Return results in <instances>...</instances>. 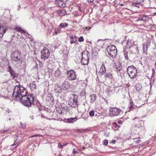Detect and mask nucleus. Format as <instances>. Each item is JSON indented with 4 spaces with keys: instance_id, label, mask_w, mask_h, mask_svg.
Wrapping results in <instances>:
<instances>
[{
    "instance_id": "32",
    "label": "nucleus",
    "mask_w": 156,
    "mask_h": 156,
    "mask_svg": "<svg viewBox=\"0 0 156 156\" xmlns=\"http://www.w3.org/2000/svg\"><path fill=\"white\" fill-rule=\"evenodd\" d=\"M61 75V71L58 69H57L55 73V76L56 77H58L60 76Z\"/></svg>"
},
{
    "instance_id": "51",
    "label": "nucleus",
    "mask_w": 156,
    "mask_h": 156,
    "mask_svg": "<svg viewBox=\"0 0 156 156\" xmlns=\"http://www.w3.org/2000/svg\"><path fill=\"white\" fill-rule=\"evenodd\" d=\"M5 111L8 113H9L11 112V111L8 109H7Z\"/></svg>"
},
{
    "instance_id": "33",
    "label": "nucleus",
    "mask_w": 156,
    "mask_h": 156,
    "mask_svg": "<svg viewBox=\"0 0 156 156\" xmlns=\"http://www.w3.org/2000/svg\"><path fill=\"white\" fill-rule=\"evenodd\" d=\"M30 87L31 90H34L36 89V85L34 84L33 83H30Z\"/></svg>"
},
{
    "instance_id": "56",
    "label": "nucleus",
    "mask_w": 156,
    "mask_h": 156,
    "mask_svg": "<svg viewBox=\"0 0 156 156\" xmlns=\"http://www.w3.org/2000/svg\"><path fill=\"white\" fill-rule=\"evenodd\" d=\"M118 123L119 124H122V122L119 120L118 121Z\"/></svg>"
},
{
    "instance_id": "59",
    "label": "nucleus",
    "mask_w": 156,
    "mask_h": 156,
    "mask_svg": "<svg viewBox=\"0 0 156 156\" xmlns=\"http://www.w3.org/2000/svg\"><path fill=\"white\" fill-rule=\"evenodd\" d=\"M85 130H77V131L79 132V133H80V132H81L83 130V131H85Z\"/></svg>"
},
{
    "instance_id": "5",
    "label": "nucleus",
    "mask_w": 156,
    "mask_h": 156,
    "mask_svg": "<svg viewBox=\"0 0 156 156\" xmlns=\"http://www.w3.org/2000/svg\"><path fill=\"white\" fill-rule=\"evenodd\" d=\"M128 74L131 79H134L136 76L137 71L136 68L133 66H130L127 68Z\"/></svg>"
},
{
    "instance_id": "3",
    "label": "nucleus",
    "mask_w": 156,
    "mask_h": 156,
    "mask_svg": "<svg viewBox=\"0 0 156 156\" xmlns=\"http://www.w3.org/2000/svg\"><path fill=\"white\" fill-rule=\"evenodd\" d=\"M81 63L82 65H87L89 60L90 53L86 50H85L82 53Z\"/></svg>"
},
{
    "instance_id": "50",
    "label": "nucleus",
    "mask_w": 156,
    "mask_h": 156,
    "mask_svg": "<svg viewBox=\"0 0 156 156\" xmlns=\"http://www.w3.org/2000/svg\"><path fill=\"white\" fill-rule=\"evenodd\" d=\"M7 131H8V130H7V129H5V130L3 129V130H1V132L2 133H5V132Z\"/></svg>"
},
{
    "instance_id": "9",
    "label": "nucleus",
    "mask_w": 156,
    "mask_h": 156,
    "mask_svg": "<svg viewBox=\"0 0 156 156\" xmlns=\"http://www.w3.org/2000/svg\"><path fill=\"white\" fill-rule=\"evenodd\" d=\"M7 71L9 73L10 76L12 79L13 80L17 79L18 77V74L16 73L15 70L9 65L8 66Z\"/></svg>"
},
{
    "instance_id": "24",
    "label": "nucleus",
    "mask_w": 156,
    "mask_h": 156,
    "mask_svg": "<svg viewBox=\"0 0 156 156\" xmlns=\"http://www.w3.org/2000/svg\"><path fill=\"white\" fill-rule=\"evenodd\" d=\"M150 19V16L147 15H144L142 17H141V20L144 22L148 21Z\"/></svg>"
},
{
    "instance_id": "64",
    "label": "nucleus",
    "mask_w": 156,
    "mask_h": 156,
    "mask_svg": "<svg viewBox=\"0 0 156 156\" xmlns=\"http://www.w3.org/2000/svg\"><path fill=\"white\" fill-rule=\"evenodd\" d=\"M58 156H62L60 154H59Z\"/></svg>"
},
{
    "instance_id": "46",
    "label": "nucleus",
    "mask_w": 156,
    "mask_h": 156,
    "mask_svg": "<svg viewBox=\"0 0 156 156\" xmlns=\"http://www.w3.org/2000/svg\"><path fill=\"white\" fill-rule=\"evenodd\" d=\"M152 70V72H153V73L152 74V76H154L155 75V70L154 69H153Z\"/></svg>"
},
{
    "instance_id": "57",
    "label": "nucleus",
    "mask_w": 156,
    "mask_h": 156,
    "mask_svg": "<svg viewBox=\"0 0 156 156\" xmlns=\"http://www.w3.org/2000/svg\"><path fill=\"white\" fill-rule=\"evenodd\" d=\"M35 136H37L36 134L34 135H33V136H30V138H32V137H35Z\"/></svg>"
},
{
    "instance_id": "34",
    "label": "nucleus",
    "mask_w": 156,
    "mask_h": 156,
    "mask_svg": "<svg viewBox=\"0 0 156 156\" xmlns=\"http://www.w3.org/2000/svg\"><path fill=\"white\" fill-rule=\"evenodd\" d=\"M56 110L57 112L59 114H62L63 110V108H60L59 107L58 108H56Z\"/></svg>"
},
{
    "instance_id": "23",
    "label": "nucleus",
    "mask_w": 156,
    "mask_h": 156,
    "mask_svg": "<svg viewBox=\"0 0 156 156\" xmlns=\"http://www.w3.org/2000/svg\"><path fill=\"white\" fill-rule=\"evenodd\" d=\"M112 128L115 131H117L120 127V126L118 125L116 122H113L112 123Z\"/></svg>"
},
{
    "instance_id": "12",
    "label": "nucleus",
    "mask_w": 156,
    "mask_h": 156,
    "mask_svg": "<svg viewBox=\"0 0 156 156\" xmlns=\"http://www.w3.org/2000/svg\"><path fill=\"white\" fill-rule=\"evenodd\" d=\"M142 129L143 126L141 125L135 124L134 126L132 128V131L135 134L137 133H138L139 131H140Z\"/></svg>"
},
{
    "instance_id": "19",
    "label": "nucleus",
    "mask_w": 156,
    "mask_h": 156,
    "mask_svg": "<svg viewBox=\"0 0 156 156\" xmlns=\"http://www.w3.org/2000/svg\"><path fill=\"white\" fill-rule=\"evenodd\" d=\"M62 86H60L58 84L55 85L54 90L55 92L60 94L62 92Z\"/></svg>"
},
{
    "instance_id": "60",
    "label": "nucleus",
    "mask_w": 156,
    "mask_h": 156,
    "mask_svg": "<svg viewBox=\"0 0 156 156\" xmlns=\"http://www.w3.org/2000/svg\"><path fill=\"white\" fill-rule=\"evenodd\" d=\"M36 135H37V136H41L40 134H36Z\"/></svg>"
},
{
    "instance_id": "52",
    "label": "nucleus",
    "mask_w": 156,
    "mask_h": 156,
    "mask_svg": "<svg viewBox=\"0 0 156 156\" xmlns=\"http://www.w3.org/2000/svg\"><path fill=\"white\" fill-rule=\"evenodd\" d=\"M115 142H116V141H115V140H112V141H111V143H112V144H115Z\"/></svg>"
},
{
    "instance_id": "38",
    "label": "nucleus",
    "mask_w": 156,
    "mask_h": 156,
    "mask_svg": "<svg viewBox=\"0 0 156 156\" xmlns=\"http://www.w3.org/2000/svg\"><path fill=\"white\" fill-rule=\"evenodd\" d=\"M60 28H56L55 30V33L56 34L60 32L61 30Z\"/></svg>"
},
{
    "instance_id": "41",
    "label": "nucleus",
    "mask_w": 156,
    "mask_h": 156,
    "mask_svg": "<svg viewBox=\"0 0 156 156\" xmlns=\"http://www.w3.org/2000/svg\"><path fill=\"white\" fill-rule=\"evenodd\" d=\"M36 105H37V107L38 108L40 107V105H41L40 103L39 102V101H37L36 102Z\"/></svg>"
},
{
    "instance_id": "61",
    "label": "nucleus",
    "mask_w": 156,
    "mask_h": 156,
    "mask_svg": "<svg viewBox=\"0 0 156 156\" xmlns=\"http://www.w3.org/2000/svg\"><path fill=\"white\" fill-rule=\"evenodd\" d=\"M76 153H77V152H76V151H73V154H74V153H75V154H76Z\"/></svg>"
},
{
    "instance_id": "44",
    "label": "nucleus",
    "mask_w": 156,
    "mask_h": 156,
    "mask_svg": "<svg viewBox=\"0 0 156 156\" xmlns=\"http://www.w3.org/2000/svg\"><path fill=\"white\" fill-rule=\"evenodd\" d=\"M135 143L136 144H138L140 142H141V141L140 140V139H137V140H135Z\"/></svg>"
},
{
    "instance_id": "37",
    "label": "nucleus",
    "mask_w": 156,
    "mask_h": 156,
    "mask_svg": "<svg viewBox=\"0 0 156 156\" xmlns=\"http://www.w3.org/2000/svg\"><path fill=\"white\" fill-rule=\"evenodd\" d=\"M89 114L90 116L91 117L93 116L94 114V111L93 110L89 112Z\"/></svg>"
},
{
    "instance_id": "31",
    "label": "nucleus",
    "mask_w": 156,
    "mask_h": 156,
    "mask_svg": "<svg viewBox=\"0 0 156 156\" xmlns=\"http://www.w3.org/2000/svg\"><path fill=\"white\" fill-rule=\"evenodd\" d=\"M90 98H91L90 102L91 103H93L94 101L96 100V97L94 94H93L90 95Z\"/></svg>"
},
{
    "instance_id": "20",
    "label": "nucleus",
    "mask_w": 156,
    "mask_h": 156,
    "mask_svg": "<svg viewBox=\"0 0 156 156\" xmlns=\"http://www.w3.org/2000/svg\"><path fill=\"white\" fill-rule=\"evenodd\" d=\"M143 4L142 5L145 8H147L150 6V0H144Z\"/></svg>"
},
{
    "instance_id": "8",
    "label": "nucleus",
    "mask_w": 156,
    "mask_h": 156,
    "mask_svg": "<svg viewBox=\"0 0 156 156\" xmlns=\"http://www.w3.org/2000/svg\"><path fill=\"white\" fill-rule=\"evenodd\" d=\"M67 77L69 80H76L77 75L76 72L73 70H69L67 72Z\"/></svg>"
},
{
    "instance_id": "16",
    "label": "nucleus",
    "mask_w": 156,
    "mask_h": 156,
    "mask_svg": "<svg viewBox=\"0 0 156 156\" xmlns=\"http://www.w3.org/2000/svg\"><path fill=\"white\" fill-rule=\"evenodd\" d=\"M77 37L75 35L71 34L70 35V43L71 44L76 43L77 41Z\"/></svg>"
},
{
    "instance_id": "28",
    "label": "nucleus",
    "mask_w": 156,
    "mask_h": 156,
    "mask_svg": "<svg viewBox=\"0 0 156 156\" xmlns=\"http://www.w3.org/2000/svg\"><path fill=\"white\" fill-rule=\"evenodd\" d=\"M143 53L147 54V44H143Z\"/></svg>"
},
{
    "instance_id": "1",
    "label": "nucleus",
    "mask_w": 156,
    "mask_h": 156,
    "mask_svg": "<svg viewBox=\"0 0 156 156\" xmlns=\"http://www.w3.org/2000/svg\"><path fill=\"white\" fill-rule=\"evenodd\" d=\"M27 93H28L27 90L19 84L15 87L12 94V96L16 100L20 101L22 97Z\"/></svg>"
},
{
    "instance_id": "47",
    "label": "nucleus",
    "mask_w": 156,
    "mask_h": 156,
    "mask_svg": "<svg viewBox=\"0 0 156 156\" xmlns=\"http://www.w3.org/2000/svg\"><path fill=\"white\" fill-rule=\"evenodd\" d=\"M125 5H126L125 2H124L123 3L120 4L119 5H120V6H123Z\"/></svg>"
},
{
    "instance_id": "25",
    "label": "nucleus",
    "mask_w": 156,
    "mask_h": 156,
    "mask_svg": "<svg viewBox=\"0 0 156 156\" xmlns=\"http://www.w3.org/2000/svg\"><path fill=\"white\" fill-rule=\"evenodd\" d=\"M105 78L106 79H111L112 78V73H107L105 76Z\"/></svg>"
},
{
    "instance_id": "62",
    "label": "nucleus",
    "mask_w": 156,
    "mask_h": 156,
    "mask_svg": "<svg viewBox=\"0 0 156 156\" xmlns=\"http://www.w3.org/2000/svg\"><path fill=\"white\" fill-rule=\"evenodd\" d=\"M136 50H137V51H138V47H137H137H136Z\"/></svg>"
},
{
    "instance_id": "11",
    "label": "nucleus",
    "mask_w": 156,
    "mask_h": 156,
    "mask_svg": "<svg viewBox=\"0 0 156 156\" xmlns=\"http://www.w3.org/2000/svg\"><path fill=\"white\" fill-rule=\"evenodd\" d=\"M122 111L119 108H112L109 109V115L111 116H117L119 115Z\"/></svg>"
},
{
    "instance_id": "43",
    "label": "nucleus",
    "mask_w": 156,
    "mask_h": 156,
    "mask_svg": "<svg viewBox=\"0 0 156 156\" xmlns=\"http://www.w3.org/2000/svg\"><path fill=\"white\" fill-rule=\"evenodd\" d=\"M109 133H107V132H105L104 134V135L106 137H108L109 136Z\"/></svg>"
},
{
    "instance_id": "6",
    "label": "nucleus",
    "mask_w": 156,
    "mask_h": 156,
    "mask_svg": "<svg viewBox=\"0 0 156 156\" xmlns=\"http://www.w3.org/2000/svg\"><path fill=\"white\" fill-rule=\"evenodd\" d=\"M12 59L16 62H18V63L21 64L22 63L21 60V52L19 50L15 51L12 53Z\"/></svg>"
},
{
    "instance_id": "2",
    "label": "nucleus",
    "mask_w": 156,
    "mask_h": 156,
    "mask_svg": "<svg viewBox=\"0 0 156 156\" xmlns=\"http://www.w3.org/2000/svg\"><path fill=\"white\" fill-rule=\"evenodd\" d=\"M28 93L23 95L20 100V102L24 106L28 108L32 105H35V104L34 97L32 94H30L27 95Z\"/></svg>"
},
{
    "instance_id": "63",
    "label": "nucleus",
    "mask_w": 156,
    "mask_h": 156,
    "mask_svg": "<svg viewBox=\"0 0 156 156\" xmlns=\"http://www.w3.org/2000/svg\"><path fill=\"white\" fill-rule=\"evenodd\" d=\"M154 15H156V12L154 13Z\"/></svg>"
},
{
    "instance_id": "49",
    "label": "nucleus",
    "mask_w": 156,
    "mask_h": 156,
    "mask_svg": "<svg viewBox=\"0 0 156 156\" xmlns=\"http://www.w3.org/2000/svg\"><path fill=\"white\" fill-rule=\"evenodd\" d=\"M20 123L21 125V126L23 128H25L26 127V125L25 124H23L22 125V124L21 122H20Z\"/></svg>"
},
{
    "instance_id": "21",
    "label": "nucleus",
    "mask_w": 156,
    "mask_h": 156,
    "mask_svg": "<svg viewBox=\"0 0 156 156\" xmlns=\"http://www.w3.org/2000/svg\"><path fill=\"white\" fill-rule=\"evenodd\" d=\"M56 4H58V5L61 7H64L66 6V4L64 3L62 0L57 1L55 2Z\"/></svg>"
},
{
    "instance_id": "58",
    "label": "nucleus",
    "mask_w": 156,
    "mask_h": 156,
    "mask_svg": "<svg viewBox=\"0 0 156 156\" xmlns=\"http://www.w3.org/2000/svg\"><path fill=\"white\" fill-rule=\"evenodd\" d=\"M150 89H151L152 86L153 84L151 82L150 83Z\"/></svg>"
},
{
    "instance_id": "18",
    "label": "nucleus",
    "mask_w": 156,
    "mask_h": 156,
    "mask_svg": "<svg viewBox=\"0 0 156 156\" xmlns=\"http://www.w3.org/2000/svg\"><path fill=\"white\" fill-rule=\"evenodd\" d=\"M129 109L131 110H133L137 107L136 105H135V104L133 103L131 98L129 100Z\"/></svg>"
},
{
    "instance_id": "10",
    "label": "nucleus",
    "mask_w": 156,
    "mask_h": 156,
    "mask_svg": "<svg viewBox=\"0 0 156 156\" xmlns=\"http://www.w3.org/2000/svg\"><path fill=\"white\" fill-rule=\"evenodd\" d=\"M50 52L48 49L46 47H44L41 51V58L42 59L46 60L50 55Z\"/></svg>"
},
{
    "instance_id": "7",
    "label": "nucleus",
    "mask_w": 156,
    "mask_h": 156,
    "mask_svg": "<svg viewBox=\"0 0 156 156\" xmlns=\"http://www.w3.org/2000/svg\"><path fill=\"white\" fill-rule=\"evenodd\" d=\"M73 98H70L68 101V105L70 107L75 108L77 105L78 96L76 94H73Z\"/></svg>"
},
{
    "instance_id": "26",
    "label": "nucleus",
    "mask_w": 156,
    "mask_h": 156,
    "mask_svg": "<svg viewBox=\"0 0 156 156\" xmlns=\"http://www.w3.org/2000/svg\"><path fill=\"white\" fill-rule=\"evenodd\" d=\"M135 53H134L133 52L130 51L129 54V59H134L135 58Z\"/></svg>"
},
{
    "instance_id": "48",
    "label": "nucleus",
    "mask_w": 156,
    "mask_h": 156,
    "mask_svg": "<svg viewBox=\"0 0 156 156\" xmlns=\"http://www.w3.org/2000/svg\"><path fill=\"white\" fill-rule=\"evenodd\" d=\"M58 146L59 148H61L62 147V146L61 143H59Z\"/></svg>"
},
{
    "instance_id": "55",
    "label": "nucleus",
    "mask_w": 156,
    "mask_h": 156,
    "mask_svg": "<svg viewBox=\"0 0 156 156\" xmlns=\"http://www.w3.org/2000/svg\"><path fill=\"white\" fill-rule=\"evenodd\" d=\"M109 147L110 148H111L112 149H114V150L115 149H116V147H113L110 146H109Z\"/></svg>"
},
{
    "instance_id": "40",
    "label": "nucleus",
    "mask_w": 156,
    "mask_h": 156,
    "mask_svg": "<svg viewBox=\"0 0 156 156\" xmlns=\"http://www.w3.org/2000/svg\"><path fill=\"white\" fill-rule=\"evenodd\" d=\"M108 142L107 140H104L103 141V144L105 145H107L108 144Z\"/></svg>"
},
{
    "instance_id": "39",
    "label": "nucleus",
    "mask_w": 156,
    "mask_h": 156,
    "mask_svg": "<svg viewBox=\"0 0 156 156\" xmlns=\"http://www.w3.org/2000/svg\"><path fill=\"white\" fill-rule=\"evenodd\" d=\"M84 41V39L82 36L80 37L78 39V41L79 42L83 41Z\"/></svg>"
},
{
    "instance_id": "54",
    "label": "nucleus",
    "mask_w": 156,
    "mask_h": 156,
    "mask_svg": "<svg viewBox=\"0 0 156 156\" xmlns=\"http://www.w3.org/2000/svg\"><path fill=\"white\" fill-rule=\"evenodd\" d=\"M17 139H18V136H15L14 137V140H17Z\"/></svg>"
},
{
    "instance_id": "4",
    "label": "nucleus",
    "mask_w": 156,
    "mask_h": 156,
    "mask_svg": "<svg viewBox=\"0 0 156 156\" xmlns=\"http://www.w3.org/2000/svg\"><path fill=\"white\" fill-rule=\"evenodd\" d=\"M106 51L108 52L109 56L112 58L115 57L117 54V50L114 45L108 46L106 48Z\"/></svg>"
},
{
    "instance_id": "30",
    "label": "nucleus",
    "mask_w": 156,
    "mask_h": 156,
    "mask_svg": "<svg viewBox=\"0 0 156 156\" xmlns=\"http://www.w3.org/2000/svg\"><path fill=\"white\" fill-rule=\"evenodd\" d=\"M68 24L66 23H60L59 25L60 28H63L68 26Z\"/></svg>"
},
{
    "instance_id": "17",
    "label": "nucleus",
    "mask_w": 156,
    "mask_h": 156,
    "mask_svg": "<svg viewBox=\"0 0 156 156\" xmlns=\"http://www.w3.org/2000/svg\"><path fill=\"white\" fill-rule=\"evenodd\" d=\"M76 118H70L68 119H64V122L68 123H72L76 120Z\"/></svg>"
},
{
    "instance_id": "53",
    "label": "nucleus",
    "mask_w": 156,
    "mask_h": 156,
    "mask_svg": "<svg viewBox=\"0 0 156 156\" xmlns=\"http://www.w3.org/2000/svg\"><path fill=\"white\" fill-rule=\"evenodd\" d=\"M94 0H87L88 2L92 3L93 2Z\"/></svg>"
},
{
    "instance_id": "15",
    "label": "nucleus",
    "mask_w": 156,
    "mask_h": 156,
    "mask_svg": "<svg viewBox=\"0 0 156 156\" xmlns=\"http://www.w3.org/2000/svg\"><path fill=\"white\" fill-rule=\"evenodd\" d=\"M106 72V69L105 64H102L100 68L99 73L100 74V75H102L105 74Z\"/></svg>"
},
{
    "instance_id": "42",
    "label": "nucleus",
    "mask_w": 156,
    "mask_h": 156,
    "mask_svg": "<svg viewBox=\"0 0 156 156\" xmlns=\"http://www.w3.org/2000/svg\"><path fill=\"white\" fill-rule=\"evenodd\" d=\"M17 30L18 31H19L21 32H22L23 33H25V32L24 30H23L22 29H21L20 28H18V29H17Z\"/></svg>"
},
{
    "instance_id": "13",
    "label": "nucleus",
    "mask_w": 156,
    "mask_h": 156,
    "mask_svg": "<svg viewBox=\"0 0 156 156\" xmlns=\"http://www.w3.org/2000/svg\"><path fill=\"white\" fill-rule=\"evenodd\" d=\"M62 88L63 90H68L70 88V84L67 81H65L62 84Z\"/></svg>"
},
{
    "instance_id": "29",
    "label": "nucleus",
    "mask_w": 156,
    "mask_h": 156,
    "mask_svg": "<svg viewBox=\"0 0 156 156\" xmlns=\"http://www.w3.org/2000/svg\"><path fill=\"white\" fill-rule=\"evenodd\" d=\"M115 66L117 71L120 73L122 69V66L121 64L120 63L117 64L115 65Z\"/></svg>"
},
{
    "instance_id": "22",
    "label": "nucleus",
    "mask_w": 156,
    "mask_h": 156,
    "mask_svg": "<svg viewBox=\"0 0 156 156\" xmlns=\"http://www.w3.org/2000/svg\"><path fill=\"white\" fill-rule=\"evenodd\" d=\"M80 96L82 97L83 98L85 99L86 98V92L85 89L82 90L79 94Z\"/></svg>"
},
{
    "instance_id": "45",
    "label": "nucleus",
    "mask_w": 156,
    "mask_h": 156,
    "mask_svg": "<svg viewBox=\"0 0 156 156\" xmlns=\"http://www.w3.org/2000/svg\"><path fill=\"white\" fill-rule=\"evenodd\" d=\"M17 140H14V143L13 144L11 145L12 146H13L15 145H16L17 143Z\"/></svg>"
},
{
    "instance_id": "36",
    "label": "nucleus",
    "mask_w": 156,
    "mask_h": 156,
    "mask_svg": "<svg viewBox=\"0 0 156 156\" xmlns=\"http://www.w3.org/2000/svg\"><path fill=\"white\" fill-rule=\"evenodd\" d=\"M132 46V44L131 43V42L130 41H128L127 42V44H126V47L127 48H130Z\"/></svg>"
},
{
    "instance_id": "14",
    "label": "nucleus",
    "mask_w": 156,
    "mask_h": 156,
    "mask_svg": "<svg viewBox=\"0 0 156 156\" xmlns=\"http://www.w3.org/2000/svg\"><path fill=\"white\" fill-rule=\"evenodd\" d=\"M7 28L5 26L0 25V37H2L5 33L6 32Z\"/></svg>"
},
{
    "instance_id": "35",
    "label": "nucleus",
    "mask_w": 156,
    "mask_h": 156,
    "mask_svg": "<svg viewBox=\"0 0 156 156\" xmlns=\"http://www.w3.org/2000/svg\"><path fill=\"white\" fill-rule=\"evenodd\" d=\"M124 55L125 56V58L126 60L129 59V54H128V52H126V51H124Z\"/></svg>"
},
{
    "instance_id": "27",
    "label": "nucleus",
    "mask_w": 156,
    "mask_h": 156,
    "mask_svg": "<svg viewBox=\"0 0 156 156\" xmlns=\"http://www.w3.org/2000/svg\"><path fill=\"white\" fill-rule=\"evenodd\" d=\"M136 88L138 91H140L142 89L141 84L140 83H138L136 85Z\"/></svg>"
}]
</instances>
